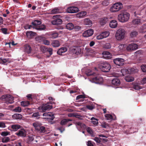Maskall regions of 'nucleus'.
I'll list each match as a JSON object with an SVG mask.
<instances>
[{
	"label": "nucleus",
	"mask_w": 146,
	"mask_h": 146,
	"mask_svg": "<svg viewBox=\"0 0 146 146\" xmlns=\"http://www.w3.org/2000/svg\"><path fill=\"white\" fill-rule=\"evenodd\" d=\"M67 50V48L66 47H62L59 49L57 52V53L60 55L62 54Z\"/></svg>",
	"instance_id": "4be33fe9"
},
{
	"label": "nucleus",
	"mask_w": 146,
	"mask_h": 146,
	"mask_svg": "<svg viewBox=\"0 0 146 146\" xmlns=\"http://www.w3.org/2000/svg\"><path fill=\"white\" fill-rule=\"evenodd\" d=\"M124 47V44H120L117 48H116L118 51L121 50L123 49Z\"/></svg>",
	"instance_id": "8fccbe9b"
},
{
	"label": "nucleus",
	"mask_w": 146,
	"mask_h": 146,
	"mask_svg": "<svg viewBox=\"0 0 146 146\" xmlns=\"http://www.w3.org/2000/svg\"><path fill=\"white\" fill-rule=\"evenodd\" d=\"M108 18H101L100 20V24L101 25H103L108 23Z\"/></svg>",
	"instance_id": "6ab92c4d"
},
{
	"label": "nucleus",
	"mask_w": 146,
	"mask_h": 146,
	"mask_svg": "<svg viewBox=\"0 0 146 146\" xmlns=\"http://www.w3.org/2000/svg\"><path fill=\"white\" fill-rule=\"evenodd\" d=\"M90 120L92 122L94 125H97L98 123V119L95 117H92L91 118Z\"/></svg>",
	"instance_id": "e433bc0d"
},
{
	"label": "nucleus",
	"mask_w": 146,
	"mask_h": 146,
	"mask_svg": "<svg viewBox=\"0 0 146 146\" xmlns=\"http://www.w3.org/2000/svg\"><path fill=\"white\" fill-rule=\"evenodd\" d=\"M30 104L29 102L28 101H23L21 102V105L24 107L27 106Z\"/></svg>",
	"instance_id": "72a5a7b5"
},
{
	"label": "nucleus",
	"mask_w": 146,
	"mask_h": 146,
	"mask_svg": "<svg viewBox=\"0 0 146 146\" xmlns=\"http://www.w3.org/2000/svg\"><path fill=\"white\" fill-rule=\"evenodd\" d=\"M84 23L85 25H90L92 23V21L89 19H85Z\"/></svg>",
	"instance_id": "f704fd0d"
},
{
	"label": "nucleus",
	"mask_w": 146,
	"mask_h": 146,
	"mask_svg": "<svg viewBox=\"0 0 146 146\" xmlns=\"http://www.w3.org/2000/svg\"><path fill=\"white\" fill-rule=\"evenodd\" d=\"M85 98V96L82 95H80L77 96L76 97V100H78L81 98Z\"/></svg>",
	"instance_id": "680f3d73"
},
{
	"label": "nucleus",
	"mask_w": 146,
	"mask_h": 146,
	"mask_svg": "<svg viewBox=\"0 0 146 146\" xmlns=\"http://www.w3.org/2000/svg\"><path fill=\"white\" fill-rule=\"evenodd\" d=\"M94 33V30L90 29L85 31L83 34V36L84 37H88L91 36Z\"/></svg>",
	"instance_id": "2eb2a0df"
},
{
	"label": "nucleus",
	"mask_w": 146,
	"mask_h": 146,
	"mask_svg": "<svg viewBox=\"0 0 146 146\" xmlns=\"http://www.w3.org/2000/svg\"><path fill=\"white\" fill-rule=\"evenodd\" d=\"M103 38H104V37H103L101 33L100 35L97 36L96 37V38L98 40L101 39Z\"/></svg>",
	"instance_id": "338daca9"
},
{
	"label": "nucleus",
	"mask_w": 146,
	"mask_h": 146,
	"mask_svg": "<svg viewBox=\"0 0 146 146\" xmlns=\"http://www.w3.org/2000/svg\"><path fill=\"white\" fill-rule=\"evenodd\" d=\"M113 62L116 65L121 66L124 64L125 60L122 58H118L114 59Z\"/></svg>",
	"instance_id": "0eeeda50"
},
{
	"label": "nucleus",
	"mask_w": 146,
	"mask_h": 146,
	"mask_svg": "<svg viewBox=\"0 0 146 146\" xmlns=\"http://www.w3.org/2000/svg\"><path fill=\"white\" fill-rule=\"evenodd\" d=\"M72 52L74 53H75L76 55H78L83 53V50L81 48V46H77L74 47L73 48Z\"/></svg>",
	"instance_id": "9d476101"
},
{
	"label": "nucleus",
	"mask_w": 146,
	"mask_h": 146,
	"mask_svg": "<svg viewBox=\"0 0 146 146\" xmlns=\"http://www.w3.org/2000/svg\"><path fill=\"white\" fill-rule=\"evenodd\" d=\"M32 27V26L29 24H27L24 26V28L25 29H30Z\"/></svg>",
	"instance_id": "bf43d9fd"
},
{
	"label": "nucleus",
	"mask_w": 146,
	"mask_h": 146,
	"mask_svg": "<svg viewBox=\"0 0 146 146\" xmlns=\"http://www.w3.org/2000/svg\"><path fill=\"white\" fill-rule=\"evenodd\" d=\"M39 116L40 114L38 112H36L34 113L32 115L33 117H37Z\"/></svg>",
	"instance_id": "e2e57ef3"
},
{
	"label": "nucleus",
	"mask_w": 146,
	"mask_h": 146,
	"mask_svg": "<svg viewBox=\"0 0 146 146\" xmlns=\"http://www.w3.org/2000/svg\"><path fill=\"white\" fill-rule=\"evenodd\" d=\"M125 80L127 82H131L134 80V78L129 76H127L125 78Z\"/></svg>",
	"instance_id": "c85d7f7f"
},
{
	"label": "nucleus",
	"mask_w": 146,
	"mask_h": 146,
	"mask_svg": "<svg viewBox=\"0 0 146 146\" xmlns=\"http://www.w3.org/2000/svg\"><path fill=\"white\" fill-rule=\"evenodd\" d=\"M63 12L62 9L60 7H56L52 10L50 13L52 14L61 13Z\"/></svg>",
	"instance_id": "f8f14e48"
},
{
	"label": "nucleus",
	"mask_w": 146,
	"mask_h": 146,
	"mask_svg": "<svg viewBox=\"0 0 146 146\" xmlns=\"http://www.w3.org/2000/svg\"><path fill=\"white\" fill-rule=\"evenodd\" d=\"M52 108L51 105L49 104V103L42 104L38 108L39 110L41 112H44L46 110H49Z\"/></svg>",
	"instance_id": "39448f33"
},
{
	"label": "nucleus",
	"mask_w": 146,
	"mask_h": 146,
	"mask_svg": "<svg viewBox=\"0 0 146 146\" xmlns=\"http://www.w3.org/2000/svg\"><path fill=\"white\" fill-rule=\"evenodd\" d=\"M94 140L97 143H99L101 141L100 138L98 137H95Z\"/></svg>",
	"instance_id": "774afa93"
},
{
	"label": "nucleus",
	"mask_w": 146,
	"mask_h": 146,
	"mask_svg": "<svg viewBox=\"0 0 146 146\" xmlns=\"http://www.w3.org/2000/svg\"><path fill=\"white\" fill-rule=\"evenodd\" d=\"M120 82L119 79L117 78L113 79L111 81V83L114 85H118L120 84Z\"/></svg>",
	"instance_id": "5701e85b"
},
{
	"label": "nucleus",
	"mask_w": 146,
	"mask_h": 146,
	"mask_svg": "<svg viewBox=\"0 0 146 146\" xmlns=\"http://www.w3.org/2000/svg\"><path fill=\"white\" fill-rule=\"evenodd\" d=\"M104 38L107 37L109 35V32L108 31H104L101 33Z\"/></svg>",
	"instance_id": "ea45409f"
},
{
	"label": "nucleus",
	"mask_w": 146,
	"mask_h": 146,
	"mask_svg": "<svg viewBox=\"0 0 146 146\" xmlns=\"http://www.w3.org/2000/svg\"><path fill=\"white\" fill-rule=\"evenodd\" d=\"M42 43L46 45H49L50 44V42L48 40H46L44 38Z\"/></svg>",
	"instance_id": "13d9d810"
},
{
	"label": "nucleus",
	"mask_w": 146,
	"mask_h": 146,
	"mask_svg": "<svg viewBox=\"0 0 146 146\" xmlns=\"http://www.w3.org/2000/svg\"><path fill=\"white\" fill-rule=\"evenodd\" d=\"M133 88L135 90H139L141 89L140 86L137 84H135L133 85Z\"/></svg>",
	"instance_id": "a18cd8bd"
},
{
	"label": "nucleus",
	"mask_w": 146,
	"mask_h": 146,
	"mask_svg": "<svg viewBox=\"0 0 146 146\" xmlns=\"http://www.w3.org/2000/svg\"><path fill=\"white\" fill-rule=\"evenodd\" d=\"M142 71L144 72H146V65H142L141 66Z\"/></svg>",
	"instance_id": "6e6d98bb"
},
{
	"label": "nucleus",
	"mask_w": 146,
	"mask_h": 146,
	"mask_svg": "<svg viewBox=\"0 0 146 146\" xmlns=\"http://www.w3.org/2000/svg\"><path fill=\"white\" fill-rule=\"evenodd\" d=\"M138 46L137 44L132 43L129 44L127 47V50L129 51L135 50L137 49Z\"/></svg>",
	"instance_id": "9b49d317"
},
{
	"label": "nucleus",
	"mask_w": 146,
	"mask_h": 146,
	"mask_svg": "<svg viewBox=\"0 0 146 146\" xmlns=\"http://www.w3.org/2000/svg\"><path fill=\"white\" fill-rule=\"evenodd\" d=\"M41 24V21L37 20H35L31 23V24L35 27H37V25H40Z\"/></svg>",
	"instance_id": "cd10ccee"
},
{
	"label": "nucleus",
	"mask_w": 146,
	"mask_h": 146,
	"mask_svg": "<svg viewBox=\"0 0 146 146\" xmlns=\"http://www.w3.org/2000/svg\"><path fill=\"white\" fill-rule=\"evenodd\" d=\"M125 34V31L123 29H119L117 31L115 34V38L117 40H121L124 38Z\"/></svg>",
	"instance_id": "f257e3e1"
},
{
	"label": "nucleus",
	"mask_w": 146,
	"mask_h": 146,
	"mask_svg": "<svg viewBox=\"0 0 146 146\" xmlns=\"http://www.w3.org/2000/svg\"><path fill=\"white\" fill-rule=\"evenodd\" d=\"M111 47V45L110 43H106L104 45V48L105 49H110Z\"/></svg>",
	"instance_id": "37998d69"
},
{
	"label": "nucleus",
	"mask_w": 146,
	"mask_h": 146,
	"mask_svg": "<svg viewBox=\"0 0 146 146\" xmlns=\"http://www.w3.org/2000/svg\"><path fill=\"white\" fill-rule=\"evenodd\" d=\"M22 117V115L19 113H15L13 115V118L16 119H21Z\"/></svg>",
	"instance_id": "bb28decb"
},
{
	"label": "nucleus",
	"mask_w": 146,
	"mask_h": 146,
	"mask_svg": "<svg viewBox=\"0 0 146 146\" xmlns=\"http://www.w3.org/2000/svg\"><path fill=\"white\" fill-rule=\"evenodd\" d=\"M47 52H48L50 56L52 54V49L51 48H48Z\"/></svg>",
	"instance_id": "052dcab7"
},
{
	"label": "nucleus",
	"mask_w": 146,
	"mask_h": 146,
	"mask_svg": "<svg viewBox=\"0 0 146 146\" xmlns=\"http://www.w3.org/2000/svg\"><path fill=\"white\" fill-rule=\"evenodd\" d=\"M48 48L46 46H42L41 47V50L44 53H47V51L48 50Z\"/></svg>",
	"instance_id": "09e8293b"
},
{
	"label": "nucleus",
	"mask_w": 146,
	"mask_h": 146,
	"mask_svg": "<svg viewBox=\"0 0 146 146\" xmlns=\"http://www.w3.org/2000/svg\"><path fill=\"white\" fill-rule=\"evenodd\" d=\"M13 111L15 112L20 113L21 111V109L20 107L18 106L15 108L13 110Z\"/></svg>",
	"instance_id": "79ce46f5"
},
{
	"label": "nucleus",
	"mask_w": 146,
	"mask_h": 146,
	"mask_svg": "<svg viewBox=\"0 0 146 146\" xmlns=\"http://www.w3.org/2000/svg\"><path fill=\"white\" fill-rule=\"evenodd\" d=\"M43 116L46 117L45 119L51 120H53L55 117L54 115L51 112L44 113L43 114Z\"/></svg>",
	"instance_id": "ddd939ff"
},
{
	"label": "nucleus",
	"mask_w": 146,
	"mask_h": 146,
	"mask_svg": "<svg viewBox=\"0 0 146 146\" xmlns=\"http://www.w3.org/2000/svg\"><path fill=\"white\" fill-rule=\"evenodd\" d=\"M138 35V32L136 31H133L130 34V36L131 37L133 38L136 36Z\"/></svg>",
	"instance_id": "58836bf2"
},
{
	"label": "nucleus",
	"mask_w": 146,
	"mask_h": 146,
	"mask_svg": "<svg viewBox=\"0 0 146 146\" xmlns=\"http://www.w3.org/2000/svg\"><path fill=\"white\" fill-rule=\"evenodd\" d=\"M128 74L134 73L136 72V70L134 68H129L127 70Z\"/></svg>",
	"instance_id": "7c9ffc66"
},
{
	"label": "nucleus",
	"mask_w": 146,
	"mask_h": 146,
	"mask_svg": "<svg viewBox=\"0 0 146 146\" xmlns=\"http://www.w3.org/2000/svg\"><path fill=\"white\" fill-rule=\"evenodd\" d=\"M2 99H5L7 103L12 104L14 102V98L11 95H7L5 96H2Z\"/></svg>",
	"instance_id": "1a4fd4ad"
},
{
	"label": "nucleus",
	"mask_w": 146,
	"mask_h": 146,
	"mask_svg": "<svg viewBox=\"0 0 146 146\" xmlns=\"http://www.w3.org/2000/svg\"><path fill=\"white\" fill-rule=\"evenodd\" d=\"M1 31L2 32L5 34H7V29L5 28H2L1 29Z\"/></svg>",
	"instance_id": "5fc2aeb1"
},
{
	"label": "nucleus",
	"mask_w": 146,
	"mask_h": 146,
	"mask_svg": "<svg viewBox=\"0 0 146 146\" xmlns=\"http://www.w3.org/2000/svg\"><path fill=\"white\" fill-rule=\"evenodd\" d=\"M102 4L103 5L106 6L109 5V2L108 0H105L102 2Z\"/></svg>",
	"instance_id": "603ef678"
},
{
	"label": "nucleus",
	"mask_w": 146,
	"mask_h": 146,
	"mask_svg": "<svg viewBox=\"0 0 146 146\" xmlns=\"http://www.w3.org/2000/svg\"><path fill=\"white\" fill-rule=\"evenodd\" d=\"M122 7V3L120 2H118L113 5L110 8V11L112 12H115L119 11Z\"/></svg>",
	"instance_id": "7ed1b4c3"
},
{
	"label": "nucleus",
	"mask_w": 146,
	"mask_h": 146,
	"mask_svg": "<svg viewBox=\"0 0 146 146\" xmlns=\"http://www.w3.org/2000/svg\"><path fill=\"white\" fill-rule=\"evenodd\" d=\"M10 140V138L9 137H6L2 138V141L3 143H7Z\"/></svg>",
	"instance_id": "de8ad7c7"
},
{
	"label": "nucleus",
	"mask_w": 146,
	"mask_h": 146,
	"mask_svg": "<svg viewBox=\"0 0 146 146\" xmlns=\"http://www.w3.org/2000/svg\"><path fill=\"white\" fill-rule=\"evenodd\" d=\"M132 22L135 25H138L140 23V20L139 19H135L133 20Z\"/></svg>",
	"instance_id": "a19ab883"
},
{
	"label": "nucleus",
	"mask_w": 146,
	"mask_h": 146,
	"mask_svg": "<svg viewBox=\"0 0 146 146\" xmlns=\"http://www.w3.org/2000/svg\"><path fill=\"white\" fill-rule=\"evenodd\" d=\"M142 32L145 33L146 32V24H144L141 28Z\"/></svg>",
	"instance_id": "864d4df0"
},
{
	"label": "nucleus",
	"mask_w": 146,
	"mask_h": 146,
	"mask_svg": "<svg viewBox=\"0 0 146 146\" xmlns=\"http://www.w3.org/2000/svg\"><path fill=\"white\" fill-rule=\"evenodd\" d=\"M46 28L45 26L42 25L38 26H37L35 28L36 29L39 31L44 30L46 29Z\"/></svg>",
	"instance_id": "c756f323"
},
{
	"label": "nucleus",
	"mask_w": 146,
	"mask_h": 146,
	"mask_svg": "<svg viewBox=\"0 0 146 146\" xmlns=\"http://www.w3.org/2000/svg\"><path fill=\"white\" fill-rule=\"evenodd\" d=\"M51 44L54 47H58L60 45L59 42L58 40L53 41L52 43Z\"/></svg>",
	"instance_id": "a878e982"
},
{
	"label": "nucleus",
	"mask_w": 146,
	"mask_h": 146,
	"mask_svg": "<svg viewBox=\"0 0 146 146\" xmlns=\"http://www.w3.org/2000/svg\"><path fill=\"white\" fill-rule=\"evenodd\" d=\"M86 15V12L85 11H83L78 13L76 14V16L80 18H82L84 17V16Z\"/></svg>",
	"instance_id": "b1692460"
},
{
	"label": "nucleus",
	"mask_w": 146,
	"mask_h": 146,
	"mask_svg": "<svg viewBox=\"0 0 146 146\" xmlns=\"http://www.w3.org/2000/svg\"><path fill=\"white\" fill-rule=\"evenodd\" d=\"M105 116L106 118V119L108 120L115 119H113V116L111 114H106L105 115Z\"/></svg>",
	"instance_id": "c9c22d12"
},
{
	"label": "nucleus",
	"mask_w": 146,
	"mask_h": 146,
	"mask_svg": "<svg viewBox=\"0 0 146 146\" xmlns=\"http://www.w3.org/2000/svg\"><path fill=\"white\" fill-rule=\"evenodd\" d=\"M24 50L25 52L28 54L31 53L32 51V48L30 45L28 44L25 45L24 46Z\"/></svg>",
	"instance_id": "f3484780"
},
{
	"label": "nucleus",
	"mask_w": 146,
	"mask_h": 146,
	"mask_svg": "<svg viewBox=\"0 0 146 146\" xmlns=\"http://www.w3.org/2000/svg\"><path fill=\"white\" fill-rule=\"evenodd\" d=\"M94 73L90 70H89L88 72L86 73L88 76H90L94 75Z\"/></svg>",
	"instance_id": "4d7b16f0"
},
{
	"label": "nucleus",
	"mask_w": 146,
	"mask_h": 146,
	"mask_svg": "<svg viewBox=\"0 0 146 146\" xmlns=\"http://www.w3.org/2000/svg\"><path fill=\"white\" fill-rule=\"evenodd\" d=\"M62 21L60 19H57L52 21V23L53 25H60L62 23Z\"/></svg>",
	"instance_id": "412c9836"
},
{
	"label": "nucleus",
	"mask_w": 146,
	"mask_h": 146,
	"mask_svg": "<svg viewBox=\"0 0 146 146\" xmlns=\"http://www.w3.org/2000/svg\"><path fill=\"white\" fill-rule=\"evenodd\" d=\"M36 33L32 31H27L26 33V35L27 37L29 38H31L33 37Z\"/></svg>",
	"instance_id": "aec40b11"
},
{
	"label": "nucleus",
	"mask_w": 146,
	"mask_h": 146,
	"mask_svg": "<svg viewBox=\"0 0 146 146\" xmlns=\"http://www.w3.org/2000/svg\"><path fill=\"white\" fill-rule=\"evenodd\" d=\"M85 50H86V53L87 54H89V53H92V50L90 48H86Z\"/></svg>",
	"instance_id": "3c124183"
},
{
	"label": "nucleus",
	"mask_w": 146,
	"mask_h": 146,
	"mask_svg": "<svg viewBox=\"0 0 146 146\" xmlns=\"http://www.w3.org/2000/svg\"><path fill=\"white\" fill-rule=\"evenodd\" d=\"M72 120L69 119H65L62 120L60 122V124L62 125H65L69 121H72Z\"/></svg>",
	"instance_id": "473e14b6"
},
{
	"label": "nucleus",
	"mask_w": 146,
	"mask_h": 146,
	"mask_svg": "<svg viewBox=\"0 0 146 146\" xmlns=\"http://www.w3.org/2000/svg\"><path fill=\"white\" fill-rule=\"evenodd\" d=\"M86 130H87V132L88 133H89L90 134H92V130L90 127H87L86 128Z\"/></svg>",
	"instance_id": "69168bd1"
},
{
	"label": "nucleus",
	"mask_w": 146,
	"mask_h": 146,
	"mask_svg": "<svg viewBox=\"0 0 146 146\" xmlns=\"http://www.w3.org/2000/svg\"><path fill=\"white\" fill-rule=\"evenodd\" d=\"M66 27L67 29L72 30L74 28V26L72 23H69L66 25Z\"/></svg>",
	"instance_id": "2f4dec72"
},
{
	"label": "nucleus",
	"mask_w": 146,
	"mask_h": 146,
	"mask_svg": "<svg viewBox=\"0 0 146 146\" xmlns=\"http://www.w3.org/2000/svg\"><path fill=\"white\" fill-rule=\"evenodd\" d=\"M58 34L57 33H54L50 35V37L53 38H55L58 37Z\"/></svg>",
	"instance_id": "c03bdc74"
},
{
	"label": "nucleus",
	"mask_w": 146,
	"mask_h": 146,
	"mask_svg": "<svg viewBox=\"0 0 146 146\" xmlns=\"http://www.w3.org/2000/svg\"><path fill=\"white\" fill-rule=\"evenodd\" d=\"M130 15L129 13L127 12L122 13L119 14L118 17V20L121 22H125L127 21L129 18Z\"/></svg>",
	"instance_id": "f03ea898"
},
{
	"label": "nucleus",
	"mask_w": 146,
	"mask_h": 146,
	"mask_svg": "<svg viewBox=\"0 0 146 146\" xmlns=\"http://www.w3.org/2000/svg\"><path fill=\"white\" fill-rule=\"evenodd\" d=\"M21 127L20 125L17 124L13 125L11 126V128L14 131H17Z\"/></svg>",
	"instance_id": "393cba45"
},
{
	"label": "nucleus",
	"mask_w": 146,
	"mask_h": 146,
	"mask_svg": "<svg viewBox=\"0 0 146 146\" xmlns=\"http://www.w3.org/2000/svg\"><path fill=\"white\" fill-rule=\"evenodd\" d=\"M16 134L18 136L25 137L26 135V131L24 129H22L17 132Z\"/></svg>",
	"instance_id": "dca6fc26"
},
{
	"label": "nucleus",
	"mask_w": 146,
	"mask_h": 146,
	"mask_svg": "<svg viewBox=\"0 0 146 146\" xmlns=\"http://www.w3.org/2000/svg\"><path fill=\"white\" fill-rule=\"evenodd\" d=\"M90 80L92 82L100 84L103 82V78L100 76H96L91 78Z\"/></svg>",
	"instance_id": "423d86ee"
},
{
	"label": "nucleus",
	"mask_w": 146,
	"mask_h": 146,
	"mask_svg": "<svg viewBox=\"0 0 146 146\" xmlns=\"http://www.w3.org/2000/svg\"><path fill=\"white\" fill-rule=\"evenodd\" d=\"M109 25L111 28H115L117 25V21L115 20H112L110 22Z\"/></svg>",
	"instance_id": "a211bd4d"
},
{
	"label": "nucleus",
	"mask_w": 146,
	"mask_h": 146,
	"mask_svg": "<svg viewBox=\"0 0 146 146\" xmlns=\"http://www.w3.org/2000/svg\"><path fill=\"white\" fill-rule=\"evenodd\" d=\"M78 9L75 7H68L66 9V12L69 13H74L78 11Z\"/></svg>",
	"instance_id": "4468645a"
},
{
	"label": "nucleus",
	"mask_w": 146,
	"mask_h": 146,
	"mask_svg": "<svg viewBox=\"0 0 146 146\" xmlns=\"http://www.w3.org/2000/svg\"><path fill=\"white\" fill-rule=\"evenodd\" d=\"M101 126L102 127L105 128H108L109 127L108 124L105 122L101 123Z\"/></svg>",
	"instance_id": "49530a36"
},
{
	"label": "nucleus",
	"mask_w": 146,
	"mask_h": 146,
	"mask_svg": "<svg viewBox=\"0 0 146 146\" xmlns=\"http://www.w3.org/2000/svg\"><path fill=\"white\" fill-rule=\"evenodd\" d=\"M33 126L36 130L41 133H44L46 132L45 127L44 126H39L37 123H33Z\"/></svg>",
	"instance_id": "6e6552de"
},
{
	"label": "nucleus",
	"mask_w": 146,
	"mask_h": 146,
	"mask_svg": "<svg viewBox=\"0 0 146 146\" xmlns=\"http://www.w3.org/2000/svg\"><path fill=\"white\" fill-rule=\"evenodd\" d=\"M44 37L42 36H38L36 38V41L40 42H42L44 40Z\"/></svg>",
	"instance_id": "4c0bfd02"
},
{
	"label": "nucleus",
	"mask_w": 146,
	"mask_h": 146,
	"mask_svg": "<svg viewBox=\"0 0 146 146\" xmlns=\"http://www.w3.org/2000/svg\"><path fill=\"white\" fill-rule=\"evenodd\" d=\"M103 57L104 58L106 59H110L111 58V55L110 54L109 55H103Z\"/></svg>",
	"instance_id": "0e129e2a"
},
{
	"label": "nucleus",
	"mask_w": 146,
	"mask_h": 146,
	"mask_svg": "<svg viewBox=\"0 0 146 146\" xmlns=\"http://www.w3.org/2000/svg\"><path fill=\"white\" fill-rule=\"evenodd\" d=\"M99 67L101 70L104 72H108L111 68L110 64L106 62L102 63Z\"/></svg>",
	"instance_id": "20e7f679"
}]
</instances>
